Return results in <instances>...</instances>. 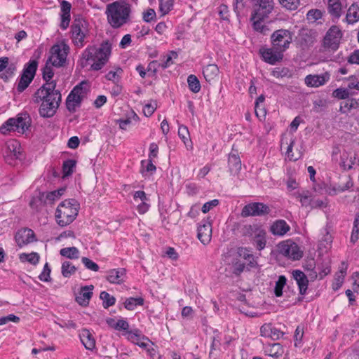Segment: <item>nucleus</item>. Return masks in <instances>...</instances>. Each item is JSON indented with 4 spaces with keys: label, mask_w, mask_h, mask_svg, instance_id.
Returning <instances> with one entry per match:
<instances>
[{
    "label": "nucleus",
    "mask_w": 359,
    "mask_h": 359,
    "mask_svg": "<svg viewBox=\"0 0 359 359\" xmlns=\"http://www.w3.org/2000/svg\"><path fill=\"white\" fill-rule=\"evenodd\" d=\"M16 69L17 67L15 63L9 62L6 68L4 69V72L0 74V78L4 81H7L14 76Z\"/></svg>",
    "instance_id": "nucleus-39"
},
{
    "label": "nucleus",
    "mask_w": 359,
    "mask_h": 359,
    "mask_svg": "<svg viewBox=\"0 0 359 359\" xmlns=\"http://www.w3.org/2000/svg\"><path fill=\"white\" fill-rule=\"evenodd\" d=\"M50 271H51V270H50V268L48 264L46 263L43 266V271L39 276V280L41 281H43V282L50 281Z\"/></svg>",
    "instance_id": "nucleus-55"
},
{
    "label": "nucleus",
    "mask_w": 359,
    "mask_h": 359,
    "mask_svg": "<svg viewBox=\"0 0 359 359\" xmlns=\"http://www.w3.org/2000/svg\"><path fill=\"white\" fill-rule=\"evenodd\" d=\"M13 118H8L4 124L0 127V133L6 135L11 131H15L13 127L14 123Z\"/></svg>",
    "instance_id": "nucleus-48"
},
{
    "label": "nucleus",
    "mask_w": 359,
    "mask_h": 359,
    "mask_svg": "<svg viewBox=\"0 0 359 359\" xmlns=\"http://www.w3.org/2000/svg\"><path fill=\"white\" fill-rule=\"evenodd\" d=\"M141 165L143 168L142 172L144 173V171L153 173L156 171V168L153 163V160L148 159L147 161L143 160L141 161Z\"/></svg>",
    "instance_id": "nucleus-53"
},
{
    "label": "nucleus",
    "mask_w": 359,
    "mask_h": 359,
    "mask_svg": "<svg viewBox=\"0 0 359 359\" xmlns=\"http://www.w3.org/2000/svg\"><path fill=\"white\" fill-rule=\"evenodd\" d=\"M79 338L84 347L89 351L95 348V339L88 329H82L79 332Z\"/></svg>",
    "instance_id": "nucleus-23"
},
{
    "label": "nucleus",
    "mask_w": 359,
    "mask_h": 359,
    "mask_svg": "<svg viewBox=\"0 0 359 359\" xmlns=\"http://www.w3.org/2000/svg\"><path fill=\"white\" fill-rule=\"evenodd\" d=\"M344 21L348 25H353L359 21V5L352 4L348 8Z\"/></svg>",
    "instance_id": "nucleus-28"
},
{
    "label": "nucleus",
    "mask_w": 359,
    "mask_h": 359,
    "mask_svg": "<svg viewBox=\"0 0 359 359\" xmlns=\"http://www.w3.org/2000/svg\"><path fill=\"white\" fill-rule=\"evenodd\" d=\"M156 14L153 8H148L147 11L143 12V20L146 22H151L156 19Z\"/></svg>",
    "instance_id": "nucleus-58"
},
{
    "label": "nucleus",
    "mask_w": 359,
    "mask_h": 359,
    "mask_svg": "<svg viewBox=\"0 0 359 359\" xmlns=\"http://www.w3.org/2000/svg\"><path fill=\"white\" fill-rule=\"evenodd\" d=\"M84 83L76 86L70 92L66 100V107L69 111H74L76 107H79L86 94L83 87Z\"/></svg>",
    "instance_id": "nucleus-10"
},
{
    "label": "nucleus",
    "mask_w": 359,
    "mask_h": 359,
    "mask_svg": "<svg viewBox=\"0 0 359 359\" xmlns=\"http://www.w3.org/2000/svg\"><path fill=\"white\" fill-rule=\"evenodd\" d=\"M53 67H55L51 63L46 61V65L42 69L43 79L46 83L57 82L55 80L53 79L55 74Z\"/></svg>",
    "instance_id": "nucleus-35"
},
{
    "label": "nucleus",
    "mask_w": 359,
    "mask_h": 359,
    "mask_svg": "<svg viewBox=\"0 0 359 359\" xmlns=\"http://www.w3.org/2000/svg\"><path fill=\"white\" fill-rule=\"evenodd\" d=\"M238 253L240 257L249 262L248 264L251 267H254L257 265V262L250 250L246 248H239Z\"/></svg>",
    "instance_id": "nucleus-34"
},
{
    "label": "nucleus",
    "mask_w": 359,
    "mask_h": 359,
    "mask_svg": "<svg viewBox=\"0 0 359 359\" xmlns=\"http://www.w3.org/2000/svg\"><path fill=\"white\" fill-rule=\"evenodd\" d=\"M13 127L15 130L19 133L23 134L29 128L31 125V118L27 112H22L17 115L16 118H13Z\"/></svg>",
    "instance_id": "nucleus-18"
},
{
    "label": "nucleus",
    "mask_w": 359,
    "mask_h": 359,
    "mask_svg": "<svg viewBox=\"0 0 359 359\" xmlns=\"http://www.w3.org/2000/svg\"><path fill=\"white\" fill-rule=\"evenodd\" d=\"M82 263L84 264L86 269L91 270L93 271H99V266L94 262H93L91 259H90L88 257H82L81 259Z\"/></svg>",
    "instance_id": "nucleus-54"
},
{
    "label": "nucleus",
    "mask_w": 359,
    "mask_h": 359,
    "mask_svg": "<svg viewBox=\"0 0 359 359\" xmlns=\"http://www.w3.org/2000/svg\"><path fill=\"white\" fill-rule=\"evenodd\" d=\"M330 79V74L326 72L321 74H309L305 79V84L311 88H318L325 85Z\"/></svg>",
    "instance_id": "nucleus-17"
},
{
    "label": "nucleus",
    "mask_w": 359,
    "mask_h": 359,
    "mask_svg": "<svg viewBox=\"0 0 359 359\" xmlns=\"http://www.w3.org/2000/svg\"><path fill=\"white\" fill-rule=\"evenodd\" d=\"M270 40L271 46L283 53L292 41V34L288 29H280L271 34Z\"/></svg>",
    "instance_id": "nucleus-7"
},
{
    "label": "nucleus",
    "mask_w": 359,
    "mask_h": 359,
    "mask_svg": "<svg viewBox=\"0 0 359 359\" xmlns=\"http://www.w3.org/2000/svg\"><path fill=\"white\" fill-rule=\"evenodd\" d=\"M144 299L142 297H130L126 299L124 302V306L127 310L133 311L137 306L144 304Z\"/></svg>",
    "instance_id": "nucleus-36"
},
{
    "label": "nucleus",
    "mask_w": 359,
    "mask_h": 359,
    "mask_svg": "<svg viewBox=\"0 0 359 359\" xmlns=\"http://www.w3.org/2000/svg\"><path fill=\"white\" fill-rule=\"evenodd\" d=\"M264 352L266 355L278 358L284 353V348L280 343L267 344L264 346Z\"/></svg>",
    "instance_id": "nucleus-27"
},
{
    "label": "nucleus",
    "mask_w": 359,
    "mask_h": 359,
    "mask_svg": "<svg viewBox=\"0 0 359 359\" xmlns=\"http://www.w3.org/2000/svg\"><path fill=\"white\" fill-rule=\"evenodd\" d=\"M173 6V0H159V8L163 15L167 14Z\"/></svg>",
    "instance_id": "nucleus-49"
},
{
    "label": "nucleus",
    "mask_w": 359,
    "mask_h": 359,
    "mask_svg": "<svg viewBox=\"0 0 359 359\" xmlns=\"http://www.w3.org/2000/svg\"><path fill=\"white\" fill-rule=\"evenodd\" d=\"M111 54V43L109 41H102L98 47L88 46L81 54L80 65L83 68L90 65L91 70H100L109 61Z\"/></svg>",
    "instance_id": "nucleus-1"
},
{
    "label": "nucleus",
    "mask_w": 359,
    "mask_h": 359,
    "mask_svg": "<svg viewBox=\"0 0 359 359\" xmlns=\"http://www.w3.org/2000/svg\"><path fill=\"white\" fill-rule=\"evenodd\" d=\"M69 52V47L64 42L54 44L50 49V55L47 62L51 63L55 67H63L67 61Z\"/></svg>",
    "instance_id": "nucleus-6"
},
{
    "label": "nucleus",
    "mask_w": 359,
    "mask_h": 359,
    "mask_svg": "<svg viewBox=\"0 0 359 359\" xmlns=\"http://www.w3.org/2000/svg\"><path fill=\"white\" fill-rule=\"evenodd\" d=\"M61 101L62 95L60 91L55 88L50 91V94L46 103L41 104L39 109L40 116L43 118L53 117L55 114Z\"/></svg>",
    "instance_id": "nucleus-5"
},
{
    "label": "nucleus",
    "mask_w": 359,
    "mask_h": 359,
    "mask_svg": "<svg viewBox=\"0 0 359 359\" xmlns=\"http://www.w3.org/2000/svg\"><path fill=\"white\" fill-rule=\"evenodd\" d=\"M270 208L262 203H251L245 205L241 212L243 217L263 216L269 214Z\"/></svg>",
    "instance_id": "nucleus-13"
},
{
    "label": "nucleus",
    "mask_w": 359,
    "mask_h": 359,
    "mask_svg": "<svg viewBox=\"0 0 359 359\" xmlns=\"http://www.w3.org/2000/svg\"><path fill=\"white\" fill-rule=\"evenodd\" d=\"M266 231L260 228H255L254 231L253 244L258 250H263L266 243Z\"/></svg>",
    "instance_id": "nucleus-30"
},
{
    "label": "nucleus",
    "mask_w": 359,
    "mask_h": 359,
    "mask_svg": "<svg viewBox=\"0 0 359 359\" xmlns=\"http://www.w3.org/2000/svg\"><path fill=\"white\" fill-rule=\"evenodd\" d=\"M178 135L184 144L189 141V132L187 126L184 125L179 126Z\"/></svg>",
    "instance_id": "nucleus-51"
},
{
    "label": "nucleus",
    "mask_w": 359,
    "mask_h": 359,
    "mask_svg": "<svg viewBox=\"0 0 359 359\" xmlns=\"http://www.w3.org/2000/svg\"><path fill=\"white\" fill-rule=\"evenodd\" d=\"M287 279L284 276H279L278 280L276 282L274 288V293L276 297H281L283 295V289L286 285Z\"/></svg>",
    "instance_id": "nucleus-46"
},
{
    "label": "nucleus",
    "mask_w": 359,
    "mask_h": 359,
    "mask_svg": "<svg viewBox=\"0 0 359 359\" xmlns=\"http://www.w3.org/2000/svg\"><path fill=\"white\" fill-rule=\"evenodd\" d=\"M290 230V226L283 219L274 222L270 226V231L274 236H283Z\"/></svg>",
    "instance_id": "nucleus-26"
},
{
    "label": "nucleus",
    "mask_w": 359,
    "mask_h": 359,
    "mask_svg": "<svg viewBox=\"0 0 359 359\" xmlns=\"http://www.w3.org/2000/svg\"><path fill=\"white\" fill-rule=\"evenodd\" d=\"M60 8H61V16H67V17H70V11H71V8H72V5L71 4L66 1V0H62L61 2H60Z\"/></svg>",
    "instance_id": "nucleus-57"
},
{
    "label": "nucleus",
    "mask_w": 359,
    "mask_h": 359,
    "mask_svg": "<svg viewBox=\"0 0 359 359\" xmlns=\"http://www.w3.org/2000/svg\"><path fill=\"white\" fill-rule=\"evenodd\" d=\"M107 280L113 284H121L124 282L126 270L124 268L111 269L107 272Z\"/></svg>",
    "instance_id": "nucleus-22"
},
{
    "label": "nucleus",
    "mask_w": 359,
    "mask_h": 359,
    "mask_svg": "<svg viewBox=\"0 0 359 359\" xmlns=\"http://www.w3.org/2000/svg\"><path fill=\"white\" fill-rule=\"evenodd\" d=\"M355 102L353 99L346 100L341 103L339 111L342 113H346L350 111L355 105Z\"/></svg>",
    "instance_id": "nucleus-60"
},
{
    "label": "nucleus",
    "mask_w": 359,
    "mask_h": 359,
    "mask_svg": "<svg viewBox=\"0 0 359 359\" xmlns=\"http://www.w3.org/2000/svg\"><path fill=\"white\" fill-rule=\"evenodd\" d=\"M7 148L11 152V157L15 159H20L22 157V150L20 144L18 141L13 140L7 143Z\"/></svg>",
    "instance_id": "nucleus-32"
},
{
    "label": "nucleus",
    "mask_w": 359,
    "mask_h": 359,
    "mask_svg": "<svg viewBox=\"0 0 359 359\" xmlns=\"http://www.w3.org/2000/svg\"><path fill=\"white\" fill-rule=\"evenodd\" d=\"M187 83H188L189 88L191 92H193L194 93H197L200 91V90H201L200 81L195 75H194V74L189 75L187 78Z\"/></svg>",
    "instance_id": "nucleus-40"
},
{
    "label": "nucleus",
    "mask_w": 359,
    "mask_h": 359,
    "mask_svg": "<svg viewBox=\"0 0 359 359\" xmlns=\"http://www.w3.org/2000/svg\"><path fill=\"white\" fill-rule=\"evenodd\" d=\"M93 288L92 285L82 287L79 295L76 297V302L81 306H87L93 296Z\"/></svg>",
    "instance_id": "nucleus-25"
},
{
    "label": "nucleus",
    "mask_w": 359,
    "mask_h": 359,
    "mask_svg": "<svg viewBox=\"0 0 359 359\" xmlns=\"http://www.w3.org/2000/svg\"><path fill=\"white\" fill-rule=\"evenodd\" d=\"M60 254L68 259H75L79 257V251L76 247H69L62 248Z\"/></svg>",
    "instance_id": "nucleus-37"
},
{
    "label": "nucleus",
    "mask_w": 359,
    "mask_h": 359,
    "mask_svg": "<svg viewBox=\"0 0 359 359\" xmlns=\"http://www.w3.org/2000/svg\"><path fill=\"white\" fill-rule=\"evenodd\" d=\"M271 75L276 78L290 77V72L287 67H275L271 72Z\"/></svg>",
    "instance_id": "nucleus-47"
},
{
    "label": "nucleus",
    "mask_w": 359,
    "mask_h": 359,
    "mask_svg": "<svg viewBox=\"0 0 359 359\" xmlns=\"http://www.w3.org/2000/svg\"><path fill=\"white\" fill-rule=\"evenodd\" d=\"M75 166L76 161L73 159H68L64 161L62 165L63 176L68 177L71 175L74 172Z\"/></svg>",
    "instance_id": "nucleus-42"
},
{
    "label": "nucleus",
    "mask_w": 359,
    "mask_h": 359,
    "mask_svg": "<svg viewBox=\"0 0 359 359\" xmlns=\"http://www.w3.org/2000/svg\"><path fill=\"white\" fill-rule=\"evenodd\" d=\"M259 53L265 62L272 65L280 62L283 58V53L272 46L271 48L266 46L260 48Z\"/></svg>",
    "instance_id": "nucleus-14"
},
{
    "label": "nucleus",
    "mask_w": 359,
    "mask_h": 359,
    "mask_svg": "<svg viewBox=\"0 0 359 359\" xmlns=\"http://www.w3.org/2000/svg\"><path fill=\"white\" fill-rule=\"evenodd\" d=\"M342 33L339 27L332 26L327 32L323 39V46L332 50H336L339 48Z\"/></svg>",
    "instance_id": "nucleus-11"
},
{
    "label": "nucleus",
    "mask_w": 359,
    "mask_h": 359,
    "mask_svg": "<svg viewBox=\"0 0 359 359\" xmlns=\"http://www.w3.org/2000/svg\"><path fill=\"white\" fill-rule=\"evenodd\" d=\"M62 274L64 277H70L72 274L76 272V267L68 261H65L62 264Z\"/></svg>",
    "instance_id": "nucleus-43"
},
{
    "label": "nucleus",
    "mask_w": 359,
    "mask_h": 359,
    "mask_svg": "<svg viewBox=\"0 0 359 359\" xmlns=\"http://www.w3.org/2000/svg\"><path fill=\"white\" fill-rule=\"evenodd\" d=\"M294 143V140H291L290 143L287 147L286 154H287V157L288 158V159L290 161H295L301 157V155L300 154H298L297 156L294 155V154L292 152V147H293Z\"/></svg>",
    "instance_id": "nucleus-62"
},
{
    "label": "nucleus",
    "mask_w": 359,
    "mask_h": 359,
    "mask_svg": "<svg viewBox=\"0 0 359 359\" xmlns=\"http://www.w3.org/2000/svg\"><path fill=\"white\" fill-rule=\"evenodd\" d=\"M203 74L208 82H210L219 74V68L215 64H210L203 69Z\"/></svg>",
    "instance_id": "nucleus-31"
},
{
    "label": "nucleus",
    "mask_w": 359,
    "mask_h": 359,
    "mask_svg": "<svg viewBox=\"0 0 359 359\" xmlns=\"http://www.w3.org/2000/svg\"><path fill=\"white\" fill-rule=\"evenodd\" d=\"M323 16L322 12L318 9H311L310 10L307 14L306 18L309 20H318L320 19Z\"/></svg>",
    "instance_id": "nucleus-59"
},
{
    "label": "nucleus",
    "mask_w": 359,
    "mask_h": 359,
    "mask_svg": "<svg viewBox=\"0 0 359 359\" xmlns=\"http://www.w3.org/2000/svg\"><path fill=\"white\" fill-rule=\"evenodd\" d=\"M293 278L295 280L301 295H304L306 293L309 280L306 275L300 270H294L292 271Z\"/></svg>",
    "instance_id": "nucleus-21"
},
{
    "label": "nucleus",
    "mask_w": 359,
    "mask_h": 359,
    "mask_svg": "<svg viewBox=\"0 0 359 359\" xmlns=\"http://www.w3.org/2000/svg\"><path fill=\"white\" fill-rule=\"evenodd\" d=\"M356 163L357 158L355 157V155L351 156L349 158L346 157V159L344 155L341 156V165L344 170H348L351 169Z\"/></svg>",
    "instance_id": "nucleus-44"
},
{
    "label": "nucleus",
    "mask_w": 359,
    "mask_h": 359,
    "mask_svg": "<svg viewBox=\"0 0 359 359\" xmlns=\"http://www.w3.org/2000/svg\"><path fill=\"white\" fill-rule=\"evenodd\" d=\"M141 338L144 339V337H142L141 333L138 330L128 331V339L135 344H138V341H140Z\"/></svg>",
    "instance_id": "nucleus-52"
},
{
    "label": "nucleus",
    "mask_w": 359,
    "mask_h": 359,
    "mask_svg": "<svg viewBox=\"0 0 359 359\" xmlns=\"http://www.w3.org/2000/svg\"><path fill=\"white\" fill-rule=\"evenodd\" d=\"M350 64L359 65V49L354 50L348 57Z\"/></svg>",
    "instance_id": "nucleus-64"
},
{
    "label": "nucleus",
    "mask_w": 359,
    "mask_h": 359,
    "mask_svg": "<svg viewBox=\"0 0 359 359\" xmlns=\"http://www.w3.org/2000/svg\"><path fill=\"white\" fill-rule=\"evenodd\" d=\"M353 186V182L352 179L350 177H346V182L343 184H338L336 186H334L333 190L334 191L335 194L343 192L346 190L350 189Z\"/></svg>",
    "instance_id": "nucleus-45"
},
{
    "label": "nucleus",
    "mask_w": 359,
    "mask_h": 359,
    "mask_svg": "<svg viewBox=\"0 0 359 359\" xmlns=\"http://www.w3.org/2000/svg\"><path fill=\"white\" fill-rule=\"evenodd\" d=\"M177 57L178 55L177 52L174 50H170L166 55H162L161 67L163 69L168 68L174 63L173 60L177 59Z\"/></svg>",
    "instance_id": "nucleus-33"
},
{
    "label": "nucleus",
    "mask_w": 359,
    "mask_h": 359,
    "mask_svg": "<svg viewBox=\"0 0 359 359\" xmlns=\"http://www.w3.org/2000/svg\"><path fill=\"white\" fill-rule=\"evenodd\" d=\"M132 6L126 0H117L107 5L105 14L109 24L115 29L130 21Z\"/></svg>",
    "instance_id": "nucleus-2"
},
{
    "label": "nucleus",
    "mask_w": 359,
    "mask_h": 359,
    "mask_svg": "<svg viewBox=\"0 0 359 359\" xmlns=\"http://www.w3.org/2000/svg\"><path fill=\"white\" fill-rule=\"evenodd\" d=\"M220 344H221V342H220V339L219 337V334H216L215 336H214L212 337V344H211V347H210V357L212 358L213 356V351H216L217 349H218L220 346Z\"/></svg>",
    "instance_id": "nucleus-63"
},
{
    "label": "nucleus",
    "mask_w": 359,
    "mask_h": 359,
    "mask_svg": "<svg viewBox=\"0 0 359 359\" xmlns=\"http://www.w3.org/2000/svg\"><path fill=\"white\" fill-rule=\"evenodd\" d=\"M317 40V32L313 29L302 28L297 36V42L303 48L312 46Z\"/></svg>",
    "instance_id": "nucleus-12"
},
{
    "label": "nucleus",
    "mask_w": 359,
    "mask_h": 359,
    "mask_svg": "<svg viewBox=\"0 0 359 359\" xmlns=\"http://www.w3.org/2000/svg\"><path fill=\"white\" fill-rule=\"evenodd\" d=\"M278 251L279 254L292 260H299L303 256V252L299 245L290 241L280 243L278 245Z\"/></svg>",
    "instance_id": "nucleus-9"
},
{
    "label": "nucleus",
    "mask_w": 359,
    "mask_h": 359,
    "mask_svg": "<svg viewBox=\"0 0 359 359\" xmlns=\"http://www.w3.org/2000/svg\"><path fill=\"white\" fill-rule=\"evenodd\" d=\"M100 299L103 301L102 305L104 309H107L113 305L116 302L114 297L110 295L108 292L102 291L100 294Z\"/></svg>",
    "instance_id": "nucleus-41"
},
{
    "label": "nucleus",
    "mask_w": 359,
    "mask_h": 359,
    "mask_svg": "<svg viewBox=\"0 0 359 359\" xmlns=\"http://www.w3.org/2000/svg\"><path fill=\"white\" fill-rule=\"evenodd\" d=\"M72 40L77 48H82L86 44V38L89 34L88 23L81 18L74 19L71 26Z\"/></svg>",
    "instance_id": "nucleus-4"
},
{
    "label": "nucleus",
    "mask_w": 359,
    "mask_h": 359,
    "mask_svg": "<svg viewBox=\"0 0 359 359\" xmlns=\"http://www.w3.org/2000/svg\"><path fill=\"white\" fill-rule=\"evenodd\" d=\"M38 67V62L36 60H29L22 70V73L18 83L17 90L19 93L23 92L32 81Z\"/></svg>",
    "instance_id": "nucleus-8"
},
{
    "label": "nucleus",
    "mask_w": 359,
    "mask_h": 359,
    "mask_svg": "<svg viewBox=\"0 0 359 359\" xmlns=\"http://www.w3.org/2000/svg\"><path fill=\"white\" fill-rule=\"evenodd\" d=\"M279 2L283 7L290 11L296 10L299 5V0H279Z\"/></svg>",
    "instance_id": "nucleus-50"
},
{
    "label": "nucleus",
    "mask_w": 359,
    "mask_h": 359,
    "mask_svg": "<svg viewBox=\"0 0 359 359\" xmlns=\"http://www.w3.org/2000/svg\"><path fill=\"white\" fill-rule=\"evenodd\" d=\"M57 82H49L43 84L33 95V102L35 104L46 103L50 91L56 88Z\"/></svg>",
    "instance_id": "nucleus-16"
},
{
    "label": "nucleus",
    "mask_w": 359,
    "mask_h": 359,
    "mask_svg": "<svg viewBox=\"0 0 359 359\" xmlns=\"http://www.w3.org/2000/svg\"><path fill=\"white\" fill-rule=\"evenodd\" d=\"M327 9L332 22H337L343 13L341 0H327Z\"/></svg>",
    "instance_id": "nucleus-19"
},
{
    "label": "nucleus",
    "mask_w": 359,
    "mask_h": 359,
    "mask_svg": "<svg viewBox=\"0 0 359 359\" xmlns=\"http://www.w3.org/2000/svg\"><path fill=\"white\" fill-rule=\"evenodd\" d=\"M76 201L65 200L59 204L55 212V218L60 226H65L72 223L78 215Z\"/></svg>",
    "instance_id": "nucleus-3"
},
{
    "label": "nucleus",
    "mask_w": 359,
    "mask_h": 359,
    "mask_svg": "<svg viewBox=\"0 0 359 359\" xmlns=\"http://www.w3.org/2000/svg\"><path fill=\"white\" fill-rule=\"evenodd\" d=\"M11 321L18 323L20 322V318L14 314H9L7 316L1 317L0 318V325H5Z\"/></svg>",
    "instance_id": "nucleus-61"
},
{
    "label": "nucleus",
    "mask_w": 359,
    "mask_h": 359,
    "mask_svg": "<svg viewBox=\"0 0 359 359\" xmlns=\"http://www.w3.org/2000/svg\"><path fill=\"white\" fill-rule=\"evenodd\" d=\"M333 95L338 99L345 100L349 97L350 93L348 89L339 88L334 90Z\"/></svg>",
    "instance_id": "nucleus-56"
},
{
    "label": "nucleus",
    "mask_w": 359,
    "mask_h": 359,
    "mask_svg": "<svg viewBox=\"0 0 359 359\" xmlns=\"http://www.w3.org/2000/svg\"><path fill=\"white\" fill-rule=\"evenodd\" d=\"M229 170L231 175H237L241 170V161L238 154L231 153L228 159Z\"/></svg>",
    "instance_id": "nucleus-29"
},
{
    "label": "nucleus",
    "mask_w": 359,
    "mask_h": 359,
    "mask_svg": "<svg viewBox=\"0 0 359 359\" xmlns=\"http://www.w3.org/2000/svg\"><path fill=\"white\" fill-rule=\"evenodd\" d=\"M212 236V227L209 222H205L198 227V238L204 245L210 241Z\"/></svg>",
    "instance_id": "nucleus-24"
},
{
    "label": "nucleus",
    "mask_w": 359,
    "mask_h": 359,
    "mask_svg": "<svg viewBox=\"0 0 359 359\" xmlns=\"http://www.w3.org/2000/svg\"><path fill=\"white\" fill-rule=\"evenodd\" d=\"M18 246L22 247L36 241L34 232L30 229L19 230L15 235Z\"/></svg>",
    "instance_id": "nucleus-20"
},
{
    "label": "nucleus",
    "mask_w": 359,
    "mask_h": 359,
    "mask_svg": "<svg viewBox=\"0 0 359 359\" xmlns=\"http://www.w3.org/2000/svg\"><path fill=\"white\" fill-rule=\"evenodd\" d=\"M254 3L253 17L265 18L273 8V0H252Z\"/></svg>",
    "instance_id": "nucleus-15"
},
{
    "label": "nucleus",
    "mask_w": 359,
    "mask_h": 359,
    "mask_svg": "<svg viewBox=\"0 0 359 359\" xmlns=\"http://www.w3.org/2000/svg\"><path fill=\"white\" fill-rule=\"evenodd\" d=\"M39 255L37 252H31L29 254L22 253L20 255V259L22 262H27L33 265H36L39 262Z\"/></svg>",
    "instance_id": "nucleus-38"
}]
</instances>
